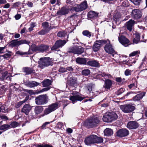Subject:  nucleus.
<instances>
[{"mask_svg": "<svg viewBox=\"0 0 147 147\" xmlns=\"http://www.w3.org/2000/svg\"><path fill=\"white\" fill-rule=\"evenodd\" d=\"M66 70H67L68 71H73V69L71 67H67Z\"/></svg>", "mask_w": 147, "mask_h": 147, "instance_id": "774afa93", "label": "nucleus"}, {"mask_svg": "<svg viewBox=\"0 0 147 147\" xmlns=\"http://www.w3.org/2000/svg\"><path fill=\"white\" fill-rule=\"evenodd\" d=\"M121 18V15L119 13H116L114 16V20L115 21H118Z\"/></svg>", "mask_w": 147, "mask_h": 147, "instance_id": "ea45409f", "label": "nucleus"}, {"mask_svg": "<svg viewBox=\"0 0 147 147\" xmlns=\"http://www.w3.org/2000/svg\"><path fill=\"white\" fill-rule=\"evenodd\" d=\"M98 16V13L93 11H90L88 14V18H95Z\"/></svg>", "mask_w": 147, "mask_h": 147, "instance_id": "bb28decb", "label": "nucleus"}, {"mask_svg": "<svg viewBox=\"0 0 147 147\" xmlns=\"http://www.w3.org/2000/svg\"><path fill=\"white\" fill-rule=\"evenodd\" d=\"M120 108L122 111L125 113L131 112L135 109V107L134 105L130 104L121 105Z\"/></svg>", "mask_w": 147, "mask_h": 147, "instance_id": "423d86ee", "label": "nucleus"}, {"mask_svg": "<svg viewBox=\"0 0 147 147\" xmlns=\"http://www.w3.org/2000/svg\"><path fill=\"white\" fill-rule=\"evenodd\" d=\"M128 86L130 89H131L132 88H135L136 87V86L134 83L131 84L129 85Z\"/></svg>", "mask_w": 147, "mask_h": 147, "instance_id": "bf43d9fd", "label": "nucleus"}, {"mask_svg": "<svg viewBox=\"0 0 147 147\" xmlns=\"http://www.w3.org/2000/svg\"><path fill=\"white\" fill-rule=\"evenodd\" d=\"M78 16L76 14H74L69 17V18H72L73 19H75L77 18Z\"/></svg>", "mask_w": 147, "mask_h": 147, "instance_id": "680f3d73", "label": "nucleus"}, {"mask_svg": "<svg viewBox=\"0 0 147 147\" xmlns=\"http://www.w3.org/2000/svg\"><path fill=\"white\" fill-rule=\"evenodd\" d=\"M17 53L20 55H29L31 54V53L29 51L27 52H23L18 51H17Z\"/></svg>", "mask_w": 147, "mask_h": 147, "instance_id": "09e8293b", "label": "nucleus"}, {"mask_svg": "<svg viewBox=\"0 0 147 147\" xmlns=\"http://www.w3.org/2000/svg\"><path fill=\"white\" fill-rule=\"evenodd\" d=\"M138 124L135 121H130L127 124V127L129 129H135L138 127Z\"/></svg>", "mask_w": 147, "mask_h": 147, "instance_id": "6ab92c4d", "label": "nucleus"}, {"mask_svg": "<svg viewBox=\"0 0 147 147\" xmlns=\"http://www.w3.org/2000/svg\"><path fill=\"white\" fill-rule=\"evenodd\" d=\"M59 71L60 72L63 73L66 71V69L63 67H61L59 70Z\"/></svg>", "mask_w": 147, "mask_h": 147, "instance_id": "4d7b16f0", "label": "nucleus"}, {"mask_svg": "<svg viewBox=\"0 0 147 147\" xmlns=\"http://www.w3.org/2000/svg\"><path fill=\"white\" fill-rule=\"evenodd\" d=\"M21 17V16L20 14H17L15 16V18L16 20L19 19Z\"/></svg>", "mask_w": 147, "mask_h": 147, "instance_id": "338daca9", "label": "nucleus"}, {"mask_svg": "<svg viewBox=\"0 0 147 147\" xmlns=\"http://www.w3.org/2000/svg\"><path fill=\"white\" fill-rule=\"evenodd\" d=\"M1 106L3 107V110H2V111L4 112H6L7 109V107L5 105H1Z\"/></svg>", "mask_w": 147, "mask_h": 147, "instance_id": "e2e57ef3", "label": "nucleus"}, {"mask_svg": "<svg viewBox=\"0 0 147 147\" xmlns=\"http://www.w3.org/2000/svg\"><path fill=\"white\" fill-rule=\"evenodd\" d=\"M42 26L43 29L48 30V31H50V29L49 27V24L48 22H43L42 23Z\"/></svg>", "mask_w": 147, "mask_h": 147, "instance_id": "4c0bfd02", "label": "nucleus"}, {"mask_svg": "<svg viewBox=\"0 0 147 147\" xmlns=\"http://www.w3.org/2000/svg\"><path fill=\"white\" fill-rule=\"evenodd\" d=\"M82 34L90 38L91 36V33L88 30H85L82 32Z\"/></svg>", "mask_w": 147, "mask_h": 147, "instance_id": "58836bf2", "label": "nucleus"}, {"mask_svg": "<svg viewBox=\"0 0 147 147\" xmlns=\"http://www.w3.org/2000/svg\"><path fill=\"white\" fill-rule=\"evenodd\" d=\"M129 134V131L126 129H121L117 132V136L120 137H124L127 136Z\"/></svg>", "mask_w": 147, "mask_h": 147, "instance_id": "f3484780", "label": "nucleus"}, {"mask_svg": "<svg viewBox=\"0 0 147 147\" xmlns=\"http://www.w3.org/2000/svg\"><path fill=\"white\" fill-rule=\"evenodd\" d=\"M87 64L92 67H98L100 66V63L95 60L89 61L87 62Z\"/></svg>", "mask_w": 147, "mask_h": 147, "instance_id": "5701e85b", "label": "nucleus"}, {"mask_svg": "<svg viewBox=\"0 0 147 147\" xmlns=\"http://www.w3.org/2000/svg\"><path fill=\"white\" fill-rule=\"evenodd\" d=\"M122 5L123 7H127L129 5L128 2L127 1H125L122 3Z\"/></svg>", "mask_w": 147, "mask_h": 147, "instance_id": "13d9d810", "label": "nucleus"}, {"mask_svg": "<svg viewBox=\"0 0 147 147\" xmlns=\"http://www.w3.org/2000/svg\"><path fill=\"white\" fill-rule=\"evenodd\" d=\"M135 22L132 19L130 20L126 23V27L127 29L129 31L131 32L134 28Z\"/></svg>", "mask_w": 147, "mask_h": 147, "instance_id": "a211bd4d", "label": "nucleus"}, {"mask_svg": "<svg viewBox=\"0 0 147 147\" xmlns=\"http://www.w3.org/2000/svg\"><path fill=\"white\" fill-rule=\"evenodd\" d=\"M107 41V44L105 46L104 49L106 53L109 54L113 55V56L114 54L115 53V51L113 48H112V46L110 43V41L107 39L105 40Z\"/></svg>", "mask_w": 147, "mask_h": 147, "instance_id": "9d476101", "label": "nucleus"}, {"mask_svg": "<svg viewBox=\"0 0 147 147\" xmlns=\"http://www.w3.org/2000/svg\"><path fill=\"white\" fill-rule=\"evenodd\" d=\"M49 47L47 46L43 45H39V52H44L48 50Z\"/></svg>", "mask_w": 147, "mask_h": 147, "instance_id": "7c9ffc66", "label": "nucleus"}, {"mask_svg": "<svg viewBox=\"0 0 147 147\" xmlns=\"http://www.w3.org/2000/svg\"><path fill=\"white\" fill-rule=\"evenodd\" d=\"M145 92H142L137 94L134 98V100L135 101L139 100L145 96Z\"/></svg>", "mask_w": 147, "mask_h": 147, "instance_id": "a878e982", "label": "nucleus"}, {"mask_svg": "<svg viewBox=\"0 0 147 147\" xmlns=\"http://www.w3.org/2000/svg\"><path fill=\"white\" fill-rule=\"evenodd\" d=\"M118 40L119 42L125 47L127 46L129 42V40L123 35H119Z\"/></svg>", "mask_w": 147, "mask_h": 147, "instance_id": "4468645a", "label": "nucleus"}, {"mask_svg": "<svg viewBox=\"0 0 147 147\" xmlns=\"http://www.w3.org/2000/svg\"><path fill=\"white\" fill-rule=\"evenodd\" d=\"M58 104L55 103L49 105L43 111L44 114L41 115L43 117L49 114L51 112L54 111L58 107Z\"/></svg>", "mask_w": 147, "mask_h": 147, "instance_id": "0eeeda50", "label": "nucleus"}, {"mask_svg": "<svg viewBox=\"0 0 147 147\" xmlns=\"http://www.w3.org/2000/svg\"><path fill=\"white\" fill-rule=\"evenodd\" d=\"M140 35L139 33H136L135 34V38L133 39V44H137L140 42H142L140 40Z\"/></svg>", "mask_w": 147, "mask_h": 147, "instance_id": "393cba45", "label": "nucleus"}, {"mask_svg": "<svg viewBox=\"0 0 147 147\" xmlns=\"http://www.w3.org/2000/svg\"><path fill=\"white\" fill-rule=\"evenodd\" d=\"M112 85L111 81L110 80H107L105 82L104 87L105 88L109 89L111 87Z\"/></svg>", "mask_w": 147, "mask_h": 147, "instance_id": "cd10ccee", "label": "nucleus"}, {"mask_svg": "<svg viewBox=\"0 0 147 147\" xmlns=\"http://www.w3.org/2000/svg\"><path fill=\"white\" fill-rule=\"evenodd\" d=\"M43 111V108L42 106H36L34 109L35 116H37L41 113Z\"/></svg>", "mask_w": 147, "mask_h": 147, "instance_id": "4be33fe9", "label": "nucleus"}, {"mask_svg": "<svg viewBox=\"0 0 147 147\" xmlns=\"http://www.w3.org/2000/svg\"><path fill=\"white\" fill-rule=\"evenodd\" d=\"M100 119L96 117H93L89 118L85 121L84 125L88 128L96 126L100 123Z\"/></svg>", "mask_w": 147, "mask_h": 147, "instance_id": "f257e3e1", "label": "nucleus"}, {"mask_svg": "<svg viewBox=\"0 0 147 147\" xmlns=\"http://www.w3.org/2000/svg\"><path fill=\"white\" fill-rule=\"evenodd\" d=\"M23 104V103L22 101H20L16 105V108H18L20 107Z\"/></svg>", "mask_w": 147, "mask_h": 147, "instance_id": "052dcab7", "label": "nucleus"}, {"mask_svg": "<svg viewBox=\"0 0 147 147\" xmlns=\"http://www.w3.org/2000/svg\"><path fill=\"white\" fill-rule=\"evenodd\" d=\"M2 78L3 80H5L8 78L9 79L10 78L9 76L7 74V73L6 72L3 74Z\"/></svg>", "mask_w": 147, "mask_h": 147, "instance_id": "de8ad7c7", "label": "nucleus"}, {"mask_svg": "<svg viewBox=\"0 0 147 147\" xmlns=\"http://www.w3.org/2000/svg\"><path fill=\"white\" fill-rule=\"evenodd\" d=\"M24 91L26 92L29 94L30 95L35 94L33 90H31L24 89Z\"/></svg>", "mask_w": 147, "mask_h": 147, "instance_id": "864d4df0", "label": "nucleus"}, {"mask_svg": "<svg viewBox=\"0 0 147 147\" xmlns=\"http://www.w3.org/2000/svg\"><path fill=\"white\" fill-rule=\"evenodd\" d=\"M84 48L79 46L77 47H71L68 50L69 53H72L77 54H81L84 52Z\"/></svg>", "mask_w": 147, "mask_h": 147, "instance_id": "1a4fd4ad", "label": "nucleus"}, {"mask_svg": "<svg viewBox=\"0 0 147 147\" xmlns=\"http://www.w3.org/2000/svg\"><path fill=\"white\" fill-rule=\"evenodd\" d=\"M107 75L104 72H100L98 73L97 75H96V77L97 78H100L102 77L105 76H107Z\"/></svg>", "mask_w": 147, "mask_h": 147, "instance_id": "79ce46f5", "label": "nucleus"}, {"mask_svg": "<svg viewBox=\"0 0 147 147\" xmlns=\"http://www.w3.org/2000/svg\"><path fill=\"white\" fill-rule=\"evenodd\" d=\"M77 63L82 64H86V61L85 58H77L76 60Z\"/></svg>", "mask_w": 147, "mask_h": 147, "instance_id": "c85d7f7f", "label": "nucleus"}, {"mask_svg": "<svg viewBox=\"0 0 147 147\" xmlns=\"http://www.w3.org/2000/svg\"><path fill=\"white\" fill-rule=\"evenodd\" d=\"M70 11H75L76 12H78L81 11L80 8L79 6V5L77 4L76 6L73 7L71 8L70 9Z\"/></svg>", "mask_w": 147, "mask_h": 147, "instance_id": "473e14b6", "label": "nucleus"}, {"mask_svg": "<svg viewBox=\"0 0 147 147\" xmlns=\"http://www.w3.org/2000/svg\"><path fill=\"white\" fill-rule=\"evenodd\" d=\"M11 53V52L9 51L8 52V53L5 54L3 55V57H4V58H5L6 59L9 58L11 56V55L10 54Z\"/></svg>", "mask_w": 147, "mask_h": 147, "instance_id": "8fccbe9b", "label": "nucleus"}, {"mask_svg": "<svg viewBox=\"0 0 147 147\" xmlns=\"http://www.w3.org/2000/svg\"><path fill=\"white\" fill-rule=\"evenodd\" d=\"M81 11L86 9L88 7V6L86 1H84L81 4L79 5Z\"/></svg>", "mask_w": 147, "mask_h": 147, "instance_id": "c756f323", "label": "nucleus"}, {"mask_svg": "<svg viewBox=\"0 0 147 147\" xmlns=\"http://www.w3.org/2000/svg\"><path fill=\"white\" fill-rule=\"evenodd\" d=\"M30 47L33 51H38L39 52V45L36 46L35 44H32Z\"/></svg>", "mask_w": 147, "mask_h": 147, "instance_id": "e433bc0d", "label": "nucleus"}, {"mask_svg": "<svg viewBox=\"0 0 147 147\" xmlns=\"http://www.w3.org/2000/svg\"><path fill=\"white\" fill-rule=\"evenodd\" d=\"M92 86L91 84L88 85L86 86V88L88 92H90L92 91Z\"/></svg>", "mask_w": 147, "mask_h": 147, "instance_id": "6e6d98bb", "label": "nucleus"}, {"mask_svg": "<svg viewBox=\"0 0 147 147\" xmlns=\"http://www.w3.org/2000/svg\"><path fill=\"white\" fill-rule=\"evenodd\" d=\"M70 11L68 7H63L57 12V14L59 16L64 15L68 14Z\"/></svg>", "mask_w": 147, "mask_h": 147, "instance_id": "ddd939ff", "label": "nucleus"}, {"mask_svg": "<svg viewBox=\"0 0 147 147\" xmlns=\"http://www.w3.org/2000/svg\"><path fill=\"white\" fill-rule=\"evenodd\" d=\"M32 109V107L29 104L25 105L22 108L21 111L26 115L29 114V112Z\"/></svg>", "mask_w": 147, "mask_h": 147, "instance_id": "412c9836", "label": "nucleus"}, {"mask_svg": "<svg viewBox=\"0 0 147 147\" xmlns=\"http://www.w3.org/2000/svg\"><path fill=\"white\" fill-rule=\"evenodd\" d=\"M84 98V97L78 95H76L71 96L69 99L72 101L73 103H74L75 102H76L77 101H81Z\"/></svg>", "mask_w": 147, "mask_h": 147, "instance_id": "aec40b11", "label": "nucleus"}, {"mask_svg": "<svg viewBox=\"0 0 147 147\" xmlns=\"http://www.w3.org/2000/svg\"><path fill=\"white\" fill-rule=\"evenodd\" d=\"M67 32H59L57 34V36L60 37H64L67 35Z\"/></svg>", "mask_w": 147, "mask_h": 147, "instance_id": "37998d69", "label": "nucleus"}, {"mask_svg": "<svg viewBox=\"0 0 147 147\" xmlns=\"http://www.w3.org/2000/svg\"><path fill=\"white\" fill-rule=\"evenodd\" d=\"M48 97L46 94L41 95L36 97L35 99L36 104L37 105H42L47 102Z\"/></svg>", "mask_w": 147, "mask_h": 147, "instance_id": "39448f33", "label": "nucleus"}, {"mask_svg": "<svg viewBox=\"0 0 147 147\" xmlns=\"http://www.w3.org/2000/svg\"><path fill=\"white\" fill-rule=\"evenodd\" d=\"M118 117L117 114L114 112L105 113L102 119L105 122H110L116 119Z\"/></svg>", "mask_w": 147, "mask_h": 147, "instance_id": "7ed1b4c3", "label": "nucleus"}, {"mask_svg": "<svg viewBox=\"0 0 147 147\" xmlns=\"http://www.w3.org/2000/svg\"><path fill=\"white\" fill-rule=\"evenodd\" d=\"M20 4V3L19 2H18L14 3L13 4V6L14 7H18Z\"/></svg>", "mask_w": 147, "mask_h": 147, "instance_id": "0e129e2a", "label": "nucleus"}, {"mask_svg": "<svg viewBox=\"0 0 147 147\" xmlns=\"http://www.w3.org/2000/svg\"><path fill=\"white\" fill-rule=\"evenodd\" d=\"M30 43L29 41L24 40H18V39H14L12 40L10 42L9 46L12 48L14 47H18L22 44H29Z\"/></svg>", "mask_w": 147, "mask_h": 147, "instance_id": "20e7f679", "label": "nucleus"}, {"mask_svg": "<svg viewBox=\"0 0 147 147\" xmlns=\"http://www.w3.org/2000/svg\"><path fill=\"white\" fill-rule=\"evenodd\" d=\"M107 41L105 40H96L92 46V49L94 52H97L100 49L102 45L106 43Z\"/></svg>", "mask_w": 147, "mask_h": 147, "instance_id": "6e6552de", "label": "nucleus"}, {"mask_svg": "<svg viewBox=\"0 0 147 147\" xmlns=\"http://www.w3.org/2000/svg\"><path fill=\"white\" fill-rule=\"evenodd\" d=\"M66 43V42L65 40H57L54 45L51 48L52 50H55L59 48L62 47Z\"/></svg>", "mask_w": 147, "mask_h": 147, "instance_id": "f8f14e48", "label": "nucleus"}, {"mask_svg": "<svg viewBox=\"0 0 147 147\" xmlns=\"http://www.w3.org/2000/svg\"><path fill=\"white\" fill-rule=\"evenodd\" d=\"M139 53H140V51H134L133 52L131 53H130L129 55V56L130 57L134 56L137 55V54H139Z\"/></svg>", "mask_w": 147, "mask_h": 147, "instance_id": "603ef678", "label": "nucleus"}, {"mask_svg": "<svg viewBox=\"0 0 147 147\" xmlns=\"http://www.w3.org/2000/svg\"><path fill=\"white\" fill-rule=\"evenodd\" d=\"M131 16L135 19H138L140 18L142 15V11L139 9H134L131 12Z\"/></svg>", "mask_w": 147, "mask_h": 147, "instance_id": "9b49d317", "label": "nucleus"}, {"mask_svg": "<svg viewBox=\"0 0 147 147\" xmlns=\"http://www.w3.org/2000/svg\"><path fill=\"white\" fill-rule=\"evenodd\" d=\"M94 135H92L86 138L84 140V142L87 145H90L94 144Z\"/></svg>", "mask_w": 147, "mask_h": 147, "instance_id": "dca6fc26", "label": "nucleus"}, {"mask_svg": "<svg viewBox=\"0 0 147 147\" xmlns=\"http://www.w3.org/2000/svg\"><path fill=\"white\" fill-rule=\"evenodd\" d=\"M115 80L117 82H120L122 81V79L120 77L115 78Z\"/></svg>", "mask_w": 147, "mask_h": 147, "instance_id": "69168bd1", "label": "nucleus"}, {"mask_svg": "<svg viewBox=\"0 0 147 147\" xmlns=\"http://www.w3.org/2000/svg\"><path fill=\"white\" fill-rule=\"evenodd\" d=\"M24 71L26 73V74H29L33 72V69L30 67H25L23 68Z\"/></svg>", "mask_w": 147, "mask_h": 147, "instance_id": "2f4dec72", "label": "nucleus"}, {"mask_svg": "<svg viewBox=\"0 0 147 147\" xmlns=\"http://www.w3.org/2000/svg\"><path fill=\"white\" fill-rule=\"evenodd\" d=\"M10 128V126L9 124H5L0 126V130H3L5 131Z\"/></svg>", "mask_w": 147, "mask_h": 147, "instance_id": "f704fd0d", "label": "nucleus"}, {"mask_svg": "<svg viewBox=\"0 0 147 147\" xmlns=\"http://www.w3.org/2000/svg\"><path fill=\"white\" fill-rule=\"evenodd\" d=\"M125 90L124 88H120L117 91V95H119L121 94L122 93L124 92Z\"/></svg>", "mask_w": 147, "mask_h": 147, "instance_id": "3c124183", "label": "nucleus"}, {"mask_svg": "<svg viewBox=\"0 0 147 147\" xmlns=\"http://www.w3.org/2000/svg\"><path fill=\"white\" fill-rule=\"evenodd\" d=\"M90 71L88 69H84L83 70L82 72V75L85 76H87L90 74Z\"/></svg>", "mask_w": 147, "mask_h": 147, "instance_id": "a19ab883", "label": "nucleus"}, {"mask_svg": "<svg viewBox=\"0 0 147 147\" xmlns=\"http://www.w3.org/2000/svg\"><path fill=\"white\" fill-rule=\"evenodd\" d=\"M53 62L49 57H42L39 59L38 67L41 69L53 65Z\"/></svg>", "mask_w": 147, "mask_h": 147, "instance_id": "f03ea898", "label": "nucleus"}, {"mask_svg": "<svg viewBox=\"0 0 147 147\" xmlns=\"http://www.w3.org/2000/svg\"><path fill=\"white\" fill-rule=\"evenodd\" d=\"M104 133L105 135L109 136L113 134V131L111 129L107 128L105 130Z\"/></svg>", "mask_w": 147, "mask_h": 147, "instance_id": "72a5a7b5", "label": "nucleus"}, {"mask_svg": "<svg viewBox=\"0 0 147 147\" xmlns=\"http://www.w3.org/2000/svg\"><path fill=\"white\" fill-rule=\"evenodd\" d=\"M135 5H139L140 4L142 0H129Z\"/></svg>", "mask_w": 147, "mask_h": 147, "instance_id": "49530a36", "label": "nucleus"}, {"mask_svg": "<svg viewBox=\"0 0 147 147\" xmlns=\"http://www.w3.org/2000/svg\"><path fill=\"white\" fill-rule=\"evenodd\" d=\"M49 31L48 30H46L44 29H43L40 31H39L38 34L39 35H43L48 33Z\"/></svg>", "mask_w": 147, "mask_h": 147, "instance_id": "a18cd8bd", "label": "nucleus"}, {"mask_svg": "<svg viewBox=\"0 0 147 147\" xmlns=\"http://www.w3.org/2000/svg\"><path fill=\"white\" fill-rule=\"evenodd\" d=\"M43 86L44 87H47L45 88L40 91V92H42L49 90L51 88L49 86L51 84V81L49 79H47L44 80L42 82Z\"/></svg>", "mask_w": 147, "mask_h": 147, "instance_id": "2eb2a0df", "label": "nucleus"}, {"mask_svg": "<svg viewBox=\"0 0 147 147\" xmlns=\"http://www.w3.org/2000/svg\"><path fill=\"white\" fill-rule=\"evenodd\" d=\"M94 143H100L103 141L102 138L98 137L97 136L94 135Z\"/></svg>", "mask_w": 147, "mask_h": 147, "instance_id": "c9c22d12", "label": "nucleus"}, {"mask_svg": "<svg viewBox=\"0 0 147 147\" xmlns=\"http://www.w3.org/2000/svg\"><path fill=\"white\" fill-rule=\"evenodd\" d=\"M131 71L129 69H127L125 71V74L126 76H128L131 75Z\"/></svg>", "mask_w": 147, "mask_h": 147, "instance_id": "5fc2aeb1", "label": "nucleus"}, {"mask_svg": "<svg viewBox=\"0 0 147 147\" xmlns=\"http://www.w3.org/2000/svg\"><path fill=\"white\" fill-rule=\"evenodd\" d=\"M39 85V83L37 82L32 81L28 82L26 83V86L30 88H32L37 86Z\"/></svg>", "mask_w": 147, "mask_h": 147, "instance_id": "b1692460", "label": "nucleus"}, {"mask_svg": "<svg viewBox=\"0 0 147 147\" xmlns=\"http://www.w3.org/2000/svg\"><path fill=\"white\" fill-rule=\"evenodd\" d=\"M9 125L10 126V128H15L19 125V124L17 122L13 121Z\"/></svg>", "mask_w": 147, "mask_h": 147, "instance_id": "c03bdc74", "label": "nucleus"}]
</instances>
